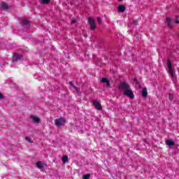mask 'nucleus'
I'll return each instance as SVG.
<instances>
[{"label":"nucleus","instance_id":"obj_13","mask_svg":"<svg viewBox=\"0 0 179 179\" xmlns=\"http://www.w3.org/2000/svg\"><path fill=\"white\" fill-rule=\"evenodd\" d=\"M142 96L148 97V89H146V87L143 88L142 90Z\"/></svg>","mask_w":179,"mask_h":179},{"label":"nucleus","instance_id":"obj_6","mask_svg":"<svg viewBox=\"0 0 179 179\" xmlns=\"http://www.w3.org/2000/svg\"><path fill=\"white\" fill-rule=\"evenodd\" d=\"M166 145H167V146H169V149H173V147L176 146V143L171 138L166 140Z\"/></svg>","mask_w":179,"mask_h":179},{"label":"nucleus","instance_id":"obj_31","mask_svg":"<svg viewBox=\"0 0 179 179\" xmlns=\"http://www.w3.org/2000/svg\"><path fill=\"white\" fill-rule=\"evenodd\" d=\"M137 80V79L136 78H135V80Z\"/></svg>","mask_w":179,"mask_h":179},{"label":"nucleus","instance_id":"obj_19","mask_svg":"<svg viewBox=\"0 0 179 179\" xmlns=\"http://www.w3.org/2000/svg\"><path fill=\"white\" fill-rule=\"evenodd\" d=\"M101 83H106L108 82V80L106 78H103L101 80Z\"/></svg>","mask_w":179,"mask_h":179},{"label":"nucleus","instance_id":"obj_14","mask_svg":"<svg viewBox=\"0 0 179 179\" xmlns=\"http://www.w3.org/2000/svg\"><path fill=\"white\" fill-rule=\"evenodd\" d=\"M1 8H2V9H4V10H6L8 9V3H1Z\"/></svg>","mask_w":179,"mask_h":179},{"label":"nucleus","instance_id":"obj_4","mask_svg":"<svg viewBox=\"0 0 179 179\" xmlns=\"http://www.w3.org/2000/svg\"><path fill=\"white\" fill-rule=\"evenodd\" d=\"M30 119L31 120L32 122H34V124H41V119L36 115H31L30 116Z\"/></svg>","mask_w":179,"mask_h":179},{"label":"nucleus","instance_id":"obj_15","mask_svg":"<svg viewBox=\"0 0 179 179\" xmlns=\"http://www.w3.org/2000/svg\"><path fill=\"white\" fill-rule=\"evenodd\" d=\"M70 86L73 87V89H76V92H79V88H78L76 86L73 85V83L72 81H70L69 83Z\"/></svg>","mask_w":179,"mask_h":179},{"label":"nucleus","instance_id":"obj_11","mask_svg":"<svg viewBox=\"0 0 179 179\" xmlns=\"http://www.w3.org/2000/svg\"><path fill=\"white\" fill-rule=\"evenodd\" d=\"M126 9H127V8L124 5H120L117 7V10H118V12H120V13H124V12H125Z\"/></svg>","mask_w":179,"mask_h":179},{"label":"nucleus","instance_id":"obj_29","mask_svg":"<svg viewBox=\"0 0 179 179\" xmlns=\"http://www.w3.org/2000/svg\"><path fill=\"white\" fill-rule=\"evenodd\" d=\"M38 79V80H42L43 78L41 77H39Z\"/></svg>","mask_w":179,"mask_h":179},{"label":"nucleus","instance_id":"obj_28","mask_svg":"<svg viewBox=\"0 0 179 179\" xmlns=\"http://www.w3.org/2000/svg\"><path fill=\"white\" fill-rule=\"evenodd\" d=\"M134 24H138V22H136V21H134Z\"/></svg>","mask_w":179,"mask_h":179},{"label":"nucleus","instance_id":"obj_32","mask_svg":"<svg viewBox=\"0 0 179 179\" xmlns=\"http://www.w3.org/2000/svg\"><path fill=\"white\" fill-rule=\"evenodd\" d=\"M178 36H179V34H178Z\"/></svg>","mask_w":179,"mask_h":179},{"label":"nucleus","instance_id":"obj_8","mask_svg":"<svg viewBox=\"0 0 179 179\" xmlns=\"http://www.w3.org/2000/svg\"><path fill=\"white\" fill-rule=\"evenodd\" d=\"M93 104H94L95 108H96V110H103V107L101 106V104H100V103H99V101L95 100L93 101Z\"/></svg>","mask_w":179,"mask_h":179},{"label":"nucleus","instance_id":"obj_16","mask_svg":"<svg viewBox=\"0 0 179 179\" xmlns=\"http://www.w3.org/2000/svg\"><path fill=\"white\" fill-rule=\"evenodd\" d=\"M62 160L64 164L68 163V156L66 155L63 156V157L62 158Z\"/></svg>","mask_w":179,"mask_h":179},{"label":"nucleus","instance_id":"obj_17","mask_svg":"<svg viewBox=\"0 0 179 179\" xmlns=\"http://www.w3.org/2000/svg\"><path fill=\"white\" fill-rule=\"evenodd\" d=\"M25 140L29 142V143H33V140L31 139V138L29 137V136H27L25 137Z\"/></svg>","mask_w":179,"mask_h":179},{"label":"nucleus","instance_id":"obj_24","mask_svg":"<svg viewBox=\"0 0 179 179\" xmlns=\"http://www.w3.org/2000/svg\"><path fill=\"white\" fill-rule=\"evenodd\" d=\"M75 23H76V20H73L71 21V24H75Z\"/></svg>","mask_w":179,"mask_h":179},{"label":"nucleus","instance_id":"obj_10","mask_svg":"<svg viewBox=\"0 0 179 179\" xmlns=\"http://www.w3.org/2000/svg\"><path fill=\"white\" fill-rule=\"evenodd\" d=\"M20 24L22 26H25V27H29V26H30V23L26 19H23L22 20H21Z\"/></svg>","mask_w":179,"mask_h":179},{"label":"nucleus","instance_id":"obj_12","mask_svg":"<svg viewBox=\"0 0 179 179\" xmlns=\"http://www.w3.org/2000/svg\"><path fill=\"white\" fill-rule=\"evenodd\" d=\"M166 22L167 23L168 27L171 29L173 27V24H171V18L170 17H166Z\"/></svg>","mask_w":179,"mask_h":179},{"label":"nucleus","instance_id":"obj_2","mask_svg":"<svg viewBox=\"0 0 179 179\" xmlns=\"http://www.w3.org/2000/svg\"><path fill=\"white\" fill-rule=\"evenodd\" d=\"M65 122H66V120L64 117H60L55 120V124L57 127H62Z\"/></svg>","mask_w":179,"mask_h":179},{"label":"nucleus","instance_id":"obj_25","mask_svg":"<svg viewBox=\"0 0 179 179\" xmlns=\"http://www.w3.org/2000/svg\"><path fill=\"white\" fill-rule=\"evenodd\" d=\"M50 1H51V0H45V4L48 5V3H50Z\"/></svg>","mask_w":179,"mask_h":179},{"label":"nucleus","instance_id":"obj_18","mask_svg":"<svg viewBox=\"0 0 179 179\" xmlns=\"http://www.w3.org/2000/svg\"><path fill=\"white\" fill-rule=\"evenodd\" d=\"M91 176H92V175H90V174H86V175L83 176V179H90Z\"/></svg>","mask_w":179,"mask_h":179},{"label":"nucleus","instance_id":"obj_30","mask_svg":"<svg viewBox=\"0 0 179 179\" xmlns=\"http://www.w3.org/2000/svg\"><path fill=\"white\" fill-rule=\"evenodd\" d=\"M118 1H120V2H121V1H122V0H118Z\"/></svg>","mask_w":179,"mask_h":179},{"label":"nucleus","instance_id":"obj_27","mask_svg":"<svg viewBox=\"0 0 179 179\" xmlns=\"http://www.w3.org/2000/svg\"><path fill=\"white\" fill-rule=\"evenodd\" d=\"M3 97V96L2 95L1 93H0V99H2Z\"/></svg>","mask_w":179,"mask_h":179},{"label":"nucleus","instance_id":"obj_9","mask_svg":"<svg viewBox=\"0 0 179 179\" xmlns=\"http://www.w3.org/2000/svg\"><path fill=\"white\" fill-rule=\"evenodd\" d=\"M36 166L37 169H39V170H41L43 171L44 170V164H43L42 162L38 161L36 162Z\"/></svg>","mask_w":179,"mask_h":179},{"label":"nucleus","instance_id":"obj_3","mask_svg":"<svg viewBox=\"0 0 179 179\" xmlns=\"http://www.w3.org/2000/svg\"><path fill=\"white\" fill-rule=\"evenodd\" d=\"M168 72L171 75V78H174V73L173 71V65L170 60L167 61Z\"/></svg>","mask_w":179,"mask_h":179},{"label":"nucleus","instance_id":"obj_23","mask_svg":"<svg viewBox=\"0 0 179 179\" xmlns=\"http://www.w3.org/2000/svg\"><path fill=\"white\" fill-rule=\"evenodd\" d=\"M174 20V22H176V23H177V24H179V20H178V18H176L175 20Z\"/></svg>","mask_w":179,"mask_h":179},{"label":"nucleus","instance_id":"obj_7","mask_svg":"<svg viewBox=\"0 0 179 179\" xmlns=\"http://www.w3.org/2000/svg\"><path fill=\"white\" fill-rule=\"evenodd\" d=\"M23 58V55L19 53H15L13 56V61H20Z\"/></svg>","mask_w":179,"mask_h":179},{"label":"nucleus","instance_id":"obj_20","mask_svg":"<svg viewBox=\"0 0 179 179\" xmlns=\"http://www.w3.org/2000/svg\"><path fill=\"white\" fill-rule=\"evenodd\" d=\"M169 100H173V94H169Z\"/></svg>","mask_w":179,"mask_h":179},{"label":"nucleus","instance_id":"obj_1","mask_svg":"<svg viewBox=\"0 0 179 179\" xmlns=\"http://www.w3.org/2000/svg\"><path fill=\"white\" fill-rule=\"evenodd\" d=\"M119 88L122 90L123 94L134 100L135 99V96L134 95V92L131 90V87L129 83H121L119 85Z\"/></svg>","mask_w":179,"mask_h":179},{"label":"nucleus","instance_id":"obj_26","mask_svg":"<svg viewBox=\"0 0 179 179\" xmlns=\"http://www.w3.org/2000/svg\"><path fill=\"white\" fill-rule=\"evenodd\" d=\"M41 3H45V0H41Z\"/></svg>","mask_w":179,"mask_h":179},{"label":"nucleus","instance_id":"obj_22","mask_svg":"<svg viewBox=\"0 0 179 179\" xmlns=\"http://www.w3.org/2000/svg\"><path fill=\"white\" fill-rule=\"evenodd\" d=\"M97 22H98V23H99V24H101V18H100V17H97Z\"/></svg>","mask_w":179,"mask_h":179},{"label":"nucleus","instance_id":"obj_5","mask_svg":"<svg viewBox=\"0 0 179 179\" xmlns=\"http://www.w3.org/2000/svg\"><path fill=\"white\" fill-rule=\"evenodd\" d=\"M88 23L90 25L91 30H95L96 29V22H94V19H93L92 17H90L88 19Z\"/></svg>","mask_w":179,"mask_h":179},{"label":"nucleus","instance_id":"obj_21","mask_svg":"<svg viewBox=\"0 0 179 179\" xmlns=\"http://www.w3.org/2000/svg\"><path fill=\"white\" fill-rule=\"evenodd\" d=\"M106 87H111V85L110 84V81L106 83Z\"/></svg>","mask_w":179,"mask_h":179}]
</instances>
